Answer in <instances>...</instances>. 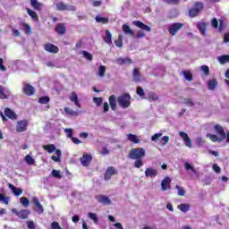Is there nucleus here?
<instances>
[{
    "mask_svg": "<svg viewBox=\"0 0 229 229\" xmlns=\"http://www.w3.org/2000/svg\"><path fill=\"white\" fill-rule=\"evenodd\" d=\"M217 85H219V82H217V79H212L208 82V89L209 90H216Z\"/></svg>",
    "mask_w": 229,
    "mask_h": 229,
    "instance_id": "bb28decb",
    "label": "nucleus"
},
{
    "mask_svg": "<svg viewBox=\"0 0 229 229\" xmlns=\"http://www.w3.org/2000/svg\"><path fill=\"white\" fill-rule=\"evenodd\" d=\"M55 31L58 35H65L67 33V28L65 27V23H59L55 26Z\"/></svg>",
    "mask_w": 229,
    "mask_h": 229,
    "instance_id": "aec40b11",
    "label": "nucleus"
},
{
    "mask_svg": "<svg viewBox=\"0 0 229 229\" xmlns=\"http://www.w3.org/2000/svg\"><path fill=\"white\" fill-rule=\"evenodd\" d=\"M55 156H52L51 157V159L54 161V162H60V157H62V150L60 149H56L55 150Z\"/></svg>",
    "mask_w": 229,
    "mask_h": 229,
    "instance_id": "ea45409f",
    "label": "nucleus"
},
{
    "mask_svg": "<svg viewBox=\"0 0 229 229\" xmlns=\"http://www.w3.org/2000/svg\"><path fill=\"white\" fill-rule=\"evenodd\" d=\"M32 203L34 205L35 212H38V214H44V206L40 203L38 197H34L32 199Z\"/></svg>",
    "mask_w": 229,
    "mask_h": 229,
    "instance_id": "1a4fd4ad",
    "label": "nucleus"
},
{
    "mask_svg": "<svg viewBox=\"0 0 229 229\" xmlns=\"http://www.w3.org/2000/svg\"><path fill=\"white\" fill-rule=\"evenodd\" d=\"M179 135L182 139V140L187 148H192V140H191L189 134H187L184 131H180Z\"/></svg>",
    "mask_w": 229,
    "mask_h": 229,
    "instance_id": "f8f14e48",
    "label": "nucleus"
},
{
    "mask_svg": "<svg viewBox=\"0 0 229 229\" xmlns=\"http://www.w3.org/2000/svg\"><path fill=\"white\" fill-rule=\"evenodd\" d=\"M132 76L136 83H139V81H140V72H139V69L137 68L133 69Z\"/></svg>",
    "mask_w": 229,
    "mask_h": 229,
    "instance_id": "f704fd0d",
    "label": "nucleus"
},
{
    "mask_svg": "<svg viewBox=\"0 0 229 229\" xmlns=\"http://www.w3.org/2000/svg\"><path fill=\"white\" fill-rule=\"evenodd\" d=\"M106 71V67H105L104 65H100L98 68L99 76H101V77L105 76Z\"/></svg>",
    "mask_w": 229,
    "mask_h": 229,
    "instance_id": "4d7b16f0",
    "label": "nucleus"
},
{
    "mask_svg": "<svg viewBox=\"0 0 229 229\" xmlns=\"http://www.w3.org/2000/svg\"><path fill=\"white\" fill-rule=\"evenodd\" d=\"M55 8L58 12H76V7L74 5H67L64 2H58Z\"/></svg>",
    "mask_w": 229,
    "mask_h": 229,
    "instance_id": "39448f33",
    "label": "nucleus"
},
{
    "mask_svg": "<svg viewBox=\"0 0 229 229\" xmlns=\"http://www.w3.org/2000/svg\"><path fill=\"white\" fill-rule=\"evenodd\" d=\"M182 74L187 81H192V73L190 71H183Z\"/></svg>",
    "mask_w": 229,
    "mask_h": 229,
    "instance_id": "37998d69",
    "label": "nucleus"
},
{
    "mask_svg": "<svg viewBox=\"0 0 229 229\" xmlns=\"http://www.w3.org/2000/svg\"><path fill=\"white\" fill-rule=\"evenodd\" d=\"M144 157H146V150L142 148H132L129 152V157L131 158V160H136L134 163L136 169H140V167L144 165V162L142 161Z\"/></svg>",
    "mask_w": 229,
    "mask_h": 229,
    "instance_id": "f03ea898",
    "label": "nucleus"
},
{
    "mask_svg": "<svg viewBox=\"0 0 229 229\" xmlns=\"http://www.w3.org/2000/svg\"><path fill=\"white\" fill-rule=\"evenodd\" d=\"M161 136H162V133H156V134L152 135L151 140L153 142H157V140H158Z\"/></svg>",
    "mask_w": 229,
    "mask_h": 229,
    "instance_id": "e2e57ef3",
    "label": "nucleus"
},
{
    "mask_svg": "<svg viewBox=\"0 0 229 229\" xmlns=\"http://www.w3.org/2000/svg\"><path fill=\"white\" fill-rule=\"evenodd\" d=\"M70 101H72L75 106H78V108H81V105H80V100H78V95L76 92H72L70 96Z\"/></svg>",
    "mask_w": 229,
    "mask_h": 229,
    "instance_id": "c85d7f7f",
    "label": "nucleus"
},
{
    "mask_svg": "<svg viewBox=\"0 0 229 229\" xmlns=\"http://www.w3.org/2000/svg\"><path fill=\"white\" fill-rule=\"evenodd\" d=\"M43 149L47 151V153H55V151H56V146H55V144L44 145Z\"/></svg>",
    "mask_w": 229,
    "mask_h": 229,
    "instance_id": "2f4dec72",
    "label": "nucleus"
},
{
    "mask_svg": "<svg viewBox=\"0 0 229 229\" xmlns=\"http://www.w3.org/2000/svg\"><path fill=\"white\" fill-rule=\"evenodd\" d=\"M96 22H101L102 24H108L110 22V19L106 17H101L99 15L95 17Z\"/></svg>",
    "mask_w": 229,
    "mask_h": 229,
    "instance_id": "72a5a7b5",
    "label": "nucleus"
},
{
    "mask_svg": "<svg viewBox=\"0 0 229 229\" xmlns=\"http://www.w3.org/2000/svg\"><path fill=\"white\" fill-rule=\"evenodd\" d=\"M27 10V13L28 15H30V17L32 19V21H34L35 22H38L39 19H38V14H37V12L26 7Z\"/></svg>",
    "mask_w": 229,
    "mask_h": 229,
    "instance_id": "b1692460",
    "label": "nucleus"
},
{
    "mask_svg": "<svg viewBox=\"0 0 229 229\" xmlns=\"http://www.w3.org/2000/svg\"><path fill=\"white\" fill-rule=\"evenodd\" d=\"M4 114L5 117H8V119H12V121H14V119H17V114L13 112L12 109L6 107L4 110Z\"/></svg>",
    "mask_w": 229,
    "mask_h": 229,
    "instance_id": "6ab92c4d",
    "label": "nucleus"
},
{
    "mask_svg": "<svg viewBox=\"0 0 229 229\" xmlns=\"http://www.w3.org/2000/svg\"><path fill=\"white\" fill-rule=\"evenodd\" d=\"M211 26L215 29L217 30L219 28V21H217V19L214 18L211 21Z\"/></svg>",
    "mask_w": 229,
    "mask_h": 229,
    "instance_id": "5fc2aeb1",
    "label": "nucleus"
},
{
    "mask_svg": "<svg viewBox=\"0 0 229 229\" xmlns=\"http://www.w3.org/2000/svg\"><path fill=\"white\" fill-rule=\"evenodd\" d=\"M23 94L26 96H33V94H35V88L30 84H24Z\"/></svg>",
    "mask_w": 229,
    "mask_h": 229,
    "instance_id": "a211bd4d",
    "label": "nucleus"
},
{
    "mask_svg": "<svg viewBox=\"0 0 229 229\" xmlns=\"http://www.w3.org/2000/svg\"><path fill=\"white\" fill-rule=\"evenodd\" d=\"M213 171H215V173H221V167H219V165H217V164H214Z\"/></svg>",
    "mask_w": 229,
    "mask_h": 229,
    "instance_id": "774afa93",
    "label": "nucleus"
},
{
    "mask_svg": "<svg viewBox=\"0 0 229 229\" xmlns=\"http://www.w3.org/2000/svg\"><path fill=\"white\" fill-rule=\"evenodd\" d=\"M205 4H203V2H195L193 7L188 12L189 17H198V15H199L201 12H203Z\"/></svg>",
    "mask_w": 229,
    "mask_h": 229,
    "instance_id": "7ed1b4c3",
    "label": "nucleus"
},
{
    "mask_svg": "<svg viewBox=\"0 0 229 229\" xmlns=\"http://www.w3.org/2000/svg\"><path fill=\"white\" fill-rule=\"evenodd\" d=\"M28 120H21L17 122L16 131L18 133H22V131H26L28 130Z\"/></svg>",
    "mask_w": 229,
    "mask_h": 229,
    "instance_id": "9d476101",
    "label": "nucleus"
},
{
    "mask_svg": "<svg viewBox=\"0 0 229 229\" xmlns=\"http://www.w3.org/2000/svg\"><path fill=\"white\" fill-rule=\"evenodd\" d=\"M123 31L125 35H131V37H135V31L130 28L128 24L123 25Z\"/></svg>",
    "mask_w": 229,
    "mask_h": 229,
    "instance_id": "cd10ccee",
    "label": "nucleus"
},
{
    "mask_svg": "<svg viewBox=\"0 0 229 229\" xmlns=\"http://www.w3.org/2000/svg\"><path fill=\"white\" fill-rule=\"evenodd\" d=\"M8 187H9V189H11V191H13V193L14 194V196H17V197L21 196V194H22V192H23L22 189L17 188V187H15V186H14L13 184H12V183H9V184H8Z\"/></svg>",
    "mask_w": 229,
    "mask_h": 229,
    "instance_id": "5701e85b",
    "label": "nucleus"
},
{
    "mask_svg": "<svg viewBox=\"0 0 229 229\" xmlns=\"http://www.w3.org/2000/svg\"><path fill=\"white\" fill-rule=\"evenodd\" d=\"M117 101L121 108H130V105H131V96H130V93H123L117 98Z\"/></svg>",
    "mask_w": 229,
    "mask_h": 229,
    "instance_id": "20e7f679",
    "label": "nucleus"
},
{
    "mask_svg": "<svg viewBox=\"0 0 229 229\" xmlns=\"http://www.w3.org/2000/svg\"><path fill=\"white\" fill-rule=\"evenodd\" d=\"M171 179L170 177H165L161 182V189L163 191L171 190Z\"/></svg>",
    "mask_w": 229,
    "mask_h": 229,
    "instance_id": "ddd939ff",
    "label": "nucleus"
},
{
    "mask_svg": "<svg viewBox=\"0 0 229 229\" xmlns=\"http://www.w3.org/2000/svg\"><path fill=\"white\" fill-rule=\"evenodd\" d=\"M0 201H1V203H4V205H9L10 197H7L6 195L0 193Z\"/></svg>",
    "mask_w": 229,
    "mask_h": 229,
    "instance_id": "a19ab883",
    "label": "nucleus"
},
{
    "mask_svg": "<svg viewBox=\"0 0 229 229\" xmlns=\"http://www.w3.org/2000/svg\"><path fill=\"white\" fill-rule=\"evenodd\" d=\"M116 64H118V65H131V64H132L131 59L125 57V58H118L116 59Z\"/></svg>",
    "mask_w": 229,
    "mask_h": 229,
    "instance_id": "393cba45",
    "label": "nucleus"
},
{
    "mask_svg": "<svg viewBox=\"0 0 229 229\" xmlns=\"http://www.w3.org/2000/svg\"><path fill=\"white\" fill-rule=\"evenodd\" d=\"M109 105L111 106V110L114 112L117 110V98H115V95H111L109 97Z\"/></svg>",
    "mask_w": 229,
    "mask_h": 229,
    "instance_id": "4be33fe9",
    "label": "nucleus"
},
{
    "mask_svg": "<svg viewBox=\"0 0 229 229\" xmlns=\"http://www.w3.org/2000/svg\"><path fill=\"white\" fill-rule=\"evenodd\" d=\"M95 199H97L98 203H102L103 205H110V203H112V200H110V198L105 195H97L95 197Z\"/></svg>",
    "mask_w": 229,
    "mask_h": 229,
    "instance_id": "dca6fc26",
    "label": "nucleus"
},
{
    "mask_svg": "<svg viewBox=\"0 0 229 229\" xmlns=\"http://www.w3.org/2000/svg\"><path fill=\"white\" fill-rule=\"evenodd\" d=\"M166 4H179L180 0H164Z\"/></svg>",
    "mask_w": 229,
    "mask_h": 229,
    "instance_id": "69168bd1",
    "label": "nucleus"
},
{
    "mask_svg": "<svg viewBox=\"0 0 229 229\" xmlns=\"http://www.w3.org/2000/svg\"><path fill=\"white\" fill-rule=\"evenodd\" d=\"M93 101L96 104L97 106H101L103 105V98H93Z\"/></svg>",
    "mask_w": 229,
    "mask_h": 229,
    "instance_id": "3c124183",
    "label": "nucleus"
},
{
    "mask_svg": "<svg viewBox=\"0 0 229 229\" xmlns=\"http://www.w3.org/2000/svg\"><path fill=\"white\" fill-rule=\"evenodd\" d=\"M52 176L54 178H58V179L62 178V174H60V171L55 170V169L52 170Z\"/></svg>",
    "mask_w": 229,
    "mask_h": 229,
    "instance_id": "13d9d810",
    "label": "nucleus"
},
{
    "mask_svg": "<svg viewBox=\"0 0 229 229\" xmlns=\"http://www.w3.org/2000/svg\"><path fill=\"white\" fill-rule=\"evenodd\" d=\"M25 162L26 164H28L29 165H33V164H35V159L31 157V156L27 155L25 157Z\"/></svg>",
    "mask_w": 229,
    "mask_h": 229,
    "instance_id": "de8ad7c7",
    "label": "nucleus"
},
{
    "mask_svg": "<svg viewBox=\"0 0 229 229\" xmlns=\"http://www.w3.org/2000/svg\"><path fill=\"white\" fill-rule=\"evenodd\" d=\"M198 30H200L201 35H206L207 33V23L205 21L199 22L197 24Z\"/></svg>",
    "mask_w": 229,
    "mask_h": 229,
    "instance_id": "c756f323",
    "label": "nucleus"
},
{
    "mask_svg": "<svg viewBox=\"0 0 229 229\" xmlns=\"http://www.w3.org/2000/svg\"><path fill=\"white\" fill-rule=\"evenodd\" d=\"M80 161L84 167H89L90 162H92V157L89 154H83L82 157L80 158Z\"/></svg>",
    "mask_w": 229,
    "mask_h": 229,
    "instance_id": "4468645a",
    "label": "nucleus"
},
{
    "mask_svg": "<svg viewBox=\"0 0 229 229\" xmlns=\"http://www.w3.org/2000/svg\"><path fill=\"white\" fill-rule=\"evenodd\" d=\"M226 29V24L225 21L219 20L218 31L223 32Z\"/></svg>",
    "mask_w": 229,
    "mask_h": 229,
    "instance_id": "09e8293b",
    "label": "nucleus"
},
{
    "mask_svg": "<svg viewBox=\"0 0 229 229\" xmlns=\"http://www.w3.org/2000/svg\"><path fill=\"white\" fill-rule=\"evenodd\" d=\"M182 29H183V23H182V22H175V23L171 24L168 27V33H170V35L172 37H174V36H176L178 31H180V30H182Z\"/></svg>",
    "mask_w": 229,
    "mask_h": 229,
    "instance_id": "423d86ee",
    "label": "nucleus"
},
{
    "mask_svg": "<svg viewBox=\"0 0 229 229\" xmlns=\"http://www.w3.org/2000/svg\"><path fill=\"white\" fill-rule=\"evenodd\" d=\"M127 140H130V142H133V144H140V140L139 139V136L132 133H129L127 135Z\"/></svg>",
    "mask_w": 229,
    "mask_h": 229,
    "instance_id": "a878e982",
    "label": "nucleus"
},
{
    "mask_svg": "<svg viewBox=\"0 0 229 229\" xmlns=\"http://www.w3.org/2000/svg\"><path fill=\"white\" fill-rule=\"evenodd\" d=\"M20 203L21 205H22V207H25V208H28V207H30V199H28V198L26 197H21L20 199Z\"/></svg>",
    "mask_w": 229,
    "mask_h": 229,
    "instance_id": "79ce46f5",
    "label": "nucleus"
},
{
    "mask_svg": "<svg viewBox=\"0 0 229 229\" xmlns=\"http://www.w3.org/2000/svg\"><path fill=\"white\" fill-rule=\"evenodd\" d=\"M103 40L104 42H106V44H108L109 46L112 44V33L110 32V30H106V36L103 38Z\"/></svg>",
    "mask_w": 229,
    "mask_h": 229,
    "instance_id": "7c9ffc66",
    "label": "nucleus"
},
{
    "mask_svg": "<svg viewBox=\"0 0 229 229\" xmlns=\"http://www.w3.org/2000/svg\"><path fill=\"white\" fill-rule=\"evenodd\" d=\"M184 167L187 171H192L193 173H196V170L194 169V166H191V164L185 163Z\"/></svg>",
    "mask_w": 229,
    "mask_h": 229,
    "instance_id": "052dcab7",
    "label": "nucleus"
},
{
    "mask_svg": "<svg viewBox=\"0 0 229 229\" xmlns=\"http://www.w3.org/2000/svg\"><path fill=\"white\" fill-rule=\"evenodd\" d=\"M133 26L136 28H140V30H143L144 31L151 32V27L146 25L144 22L140 21H132Z\"/></svg>",
    "mask_w": 229,
    "mask_h": 229,
    "instance_id": "2eb2a0df",
    "label": "nucleus"
},
{
    "mask_svg": "<svg viewBox=\"0 0 229 229\" xmlns=\"http://www.w3.org/2000/svg\"><path fill=\"white\" fill-rule=\"evenodd\" d=\"M49 97H41L39 98V100L38 102L41 104V105H47V103H49Z\"/></svg>",
    "mask_w": 229,
    "mask_h": 229,
    "instance_id": "603ef678",
    "label": "nucleus"
},
{
    "mask_svg": "<svg viewBox=\"0 0 229 229\" xmlns=\"http://www.w3.org/2000/svg\"><path fill=\"white\" fill-rule=\"evenodd\" d=\"M81 54L83 55L84 58H86V60H89V62H92V60L94 59L92 54L87 52L86 50H83Z\"/></svg>",
    "mask_w": 229,
    "mask_h": 229,
    "instance_id": "a18cd8bd",
    "label": "nucleus"
},
{
    "mask_svg": "<svg viewBox=\"0 0 229 229\" xmlns=\"http://www.w3.org/2000/svg\"><path fill=\"white\" fill-rule=\"evenodd\" d=\"M11 212H13V214H15V216H17V217H19L20 219H28V216L31 214L29 209H21L19 211L17 210V208H12Z\"/></svg>",
    "mask_w": 229,
    "mask_h": 229,
    "instance_id": "0eeeda50",
    "label": "nucleus"
},
{
    "mask_svg": "<svg viewBox=\"0 0 229 229\" xmlns=\"http://www.w3.org/2000/svg\"><path fill=\"white\" fill-rule=\"evenodd\" d=\"M147 98L148 99V101H158L159 97L155 92L150 91L148 93V98H144V99H147Z\"/></svg>",
    "mask_w": 229,
    "mask_h": 229,
    "instance_id": "e433bc0d",
    "label": "nucleus"
},
{
    "mask_svg": "<svg viewBox=\"0 0 229 229\" xmlns=\"http://www.w3.org/2000/svg\"><path fill=\"white\" fill-rule=\"evenodd\" d=\"M30 6H32L34 10L40 12L44 6V4L38 2V0H30Z\"/></svg>",
    "mask_w": 229,
    "mask_h": 229,
    "instance_id": "412c9836",
    "label": "nucleus"
},
{
    "mask_svg": "<svg viewBox=\"0 0 229 229\" xmlns=\"http://www.w3.org/2000/svg\"><path fill=\"white\" fill-rule=\"evenodd\" d=\"M175 189L178 191V196H185V190L180 185H175Z\"/></svg>",
    "mask_w": 229,
    "mask_h": 229,
    "instance_id": "8fccbe9b",
    "label": "nucleus"
},
{
    "mask_svg": "<svg viewBox=\"0 0 229 229\" xmlns=\"http://www.w3.org/2000/svg\"><path fill=\"white\" fill-rule=\"evenodd\" d=\"M158 174V170L153 168V167H148L145 170V176L146 178H155Z\"/></svg>",
    "mask_w": 229,
    "mask_h": 229,
    "instance_id": "f3484780",
    "label": "nucleus"
},
{
    "mask_svg": "<svg viewBox=\"0 0 229 229\" xmlns=\"http://www.w3.org/2000/svg\"><path fill=\"white\" fill-rule=\"evenodd\" d=\"M45 51H47V53H52V55H56L60 51V48L56 45H54L52 43H47L44 45Z\"/></svg>",
    "mask_w": 229,
    "mask_h": 229,
    "instance_id": "9b49d317",
    "label": "nucleus"
},
{
    "mask_svg": "<svg viewBox=\"0 0 229 229\" xmlns=\"http://www.w3.org/2000/svg\"><path fill=\"white\" fill-rule=\"evenodd\" d=\"M115 174H119V171L114 166H108L104 174V180L108 182Z\"/></svg>",
    "mask_w": 229,
    "mask_h": 229,
    "instance_id": "6e6552de",
    "label": "nucleus"
},
{
    "mask_svg": "<svg viewBox=\"0 0 229 229\" xmlns=\"http://www.w3.org/2000/svg\"><path fill=\"white\" fill-rule=\"evenodd\" d=\"M177 208L179 210H181V212H189V210L191 209V205L190 204H185V203H182V204H180Z\"/></svg>",
    "mask_w": 229,
    "mask_h": 229,
    "instance_id": "c9c22d12",
    "label": "nucleus"
},
{
    "mask_svg": "<svg viewBox=\"0 0 229 229\" xmlns=\"http://www.w3.org/2000/svg\"><path fill=\"white\" fill-rule=\"evenodd\" d=\"M201 71L204 72L206 76H208V74H210V69L207 65L201 66Z\"/></svg>",
    "mask_w": 229,
    "mask_h": 229,
    "instance_id": "bf43d9fd",
    "label": "nucleus"
},
{
    "mask_svg": "<svg viewBox=\"0 0 229 229\" xmlns=\"http://www.w3.org/2000/svg\"><path fill=\"white\" fill-rule=\"evenodd\" d=\"M184 105H187L188 106H194V101L191 98H185Z\"/></svg>",
    "mask_w": 229,
    "mask_h": 229,
    "instance_id": "0e129e2a",
    "label": "nucleus"
},
{
    "mask_svg": "<svg viewBox=\"0 0 229 229\" xmlns=\"http://www.w3.org/2000/svg\"><path fill=\"white\" fill-rule=\"evenodd\" d=\"M136 92L138 94V96H140V98H144L145 94L144 93V89H142V87H138L136 89Z\"/></svg>",
    "mask_w": 229,
    "mask_h": 229,
    "instance_id": "6e6d98bb",
    "label": "nucleus"
},
{
    "mask_svg": "<svg viewBox=\"0 0 229 229\" xmlns=\"http://www.w3.org/2000/svg\"><path fill=\"white\" fill-rule=\"evenodd\" d=\"M27 226L29 229H36L35 228V223L33 221H28L27 222Z\"/></svg>",
    "mask_w": 229,
    "mask_h": 229,
    "instance_id": "338daca9",
    "label": "nucleus"
},
{
    "mask_svg": "<svg viewBox=\"0 0 229 229\" xmlns=\"http://www.w3.org/2000/svg\"><path fill=\"white\" fill-rule=\"evenodd\" d=\"M51 228L52 229H62V226H60V224L56 221H54L51 223Z\"/></svg>",
    "mask_w": 229,
    "mask_h": 229,
    "instance_id": "680f3d73",
    "label": "nucleus"
},
{
    "mask_svg": "<svg viewBox=\"0 0 229 229\" xmlns=\"http://www.w3.org/2000/svg\"><path fill=\"white\" fill-rule=\"evenodd\" d=\"M116 47H123V35L118 36V39L114 40Z\"/></svg>",
    "mask_w": 229,
    "mask_h": 229,
    "instance_id": "49530a36",
    "label": "nucleus"
},
{
    "mask_svg": "<svg viewBox=\"0 0 229 229\" xmlns=\"http://www.w3.org/2000/svg\"><path fill=\"white\" fill-rule=\"evenodd\" d=\"M88 216L89 219H91L95 223V225H98V223H99V219L98 218L96 213L89 212Z\"/></svg>",
    "mask_w": 229,
    "mask_h": 229,
    "instance_id": "c03bdc74",
    "label": "nucleus"
},
{
    "mask_svg": "<svg viewBox=\"0 0 229 229\" xmlns=\"http://www.w3.org/2000/svg\"><path fill=\"white\" fill-rule=\"evenodd\" d=\"M0 99H8V96L4 94V87L0 86Z\"/></svg>",
    "mask_w": 229,
    "mask_h": 229,
    "instance_id": "864d4df0",
    "label": "nucleus"
},
{
    "mask_svg": "<svg viewBox=\"0 0 229 229\" xmlns=\"http://www.w3.org/2000/svg\"><path fill=\"white\" fill-rule=\"evenodd\" d=\"M217 60L219 64H221L222 65H225V64H229V55H220L217 57Z\"/></svg>",
    "mask_w": 229,
    "mask_h": 229,
    "instance_id": "473e14b6",
    "label": "nucleus"
},
{
    "mask_svg": "<svg viewBox=\"0 0 229 229\" xmlns=\"http://www.w3.org/2000/svg\"><path fill=\"white\" fill-rule=\"evenodd\" d=\"M64 112L67 114V115H72L73 117H76L79 114L77 111H74L70 107H64Z\"/></svg>",
    "mask_w": 229,
    "mask_h": 229,
    "instance_id": "58836bf2",
    "label": "nucleus"
},
{
    "mask_svg": "<svg viewBox=\"0 0 229 229\" xmlns=\"http://www.w3.org/2000/svg\"><path fill=\"white\" fill-rule=\"evenodd\" d=\"M215 131L219 135V137L216 134L207 133L206 137L211 140V142H223L225 139H226V143L229 144V131L225 132V128L221 126V124L217 123L214 126Z\"/></svg>",
    "mask_w": 229,
    "mask_h": 229,
    "instance_id": "f257e3e1",
    "label": "nucleus"
},
{
    "mask_svg": "<svg viewBox=\"0 0 229 229\" xmlns=\"http://www.w3.org/2000/svg\"><path fill=\"white\" fill-rule=\"evenodd\" d=\"M21 28H23V30L26 33V35H30L32 30H31V27L28 23L22 22L21 23Z\"/></svg>",
    "mask_w": 229,
    "mask_h": 229,
    "instance_id": "4c0bfd02",
    "label": "nucleus"
}]
</instances>
